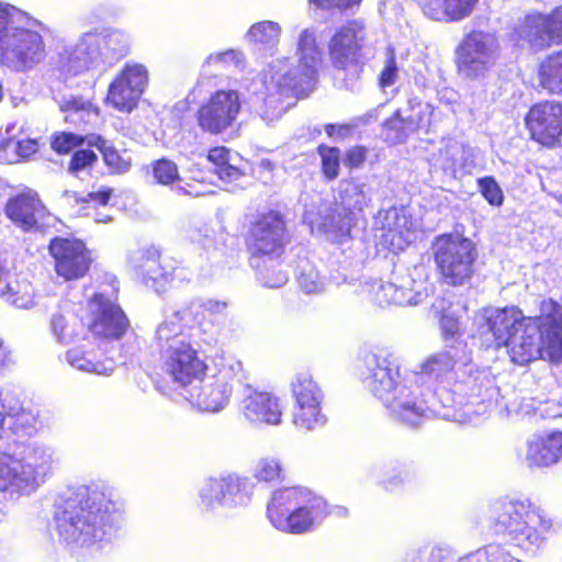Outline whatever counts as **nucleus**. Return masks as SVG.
Returning a JSON list of instances; mask_svg holds the SVG:
<instances>
[{"mask_svg":"<svg viewBox=\"0 0 562 562\" xmlns=\"http://www.w3.org/2000/svg\"><path fill=\"white\" fill-rule=\"evenodd\" d=\"M82 143V138L74 133L56 134L52 140V148L59 153L66 154Z\"/></svg>","mask_w":562,"mask_h":562,"instance_id":"55","label":"nucleus"},{"mask_svg":"<svg viewBox=\"0 0 562 562\" xmlns=\"http://www.w3.org/2000/svg\"><path fill=\"white\" fill-rule=\"evenodd\" d=\"M440 327L446 341H448L449 339H457L461 334L458 317L449 313H445L441 316Z\"/></svg>","mask_w":562,"mask_h":562,"instance_id":"60","label":"nucleus"},{"mask_svg":"<svg viewBox=\"0 0 562 562\" xmlns=\"http://www.w3.org/2000/svg\"><path fill=\"white\" fill-rule=\"evenodd\" d=\"M259 281L267 288L276 289L284 285L288 280V273L281 269H268L265 268L259 271Z\"/></svg>","mask_w":562,"mask_h":562,"instance_id":"57","label":"nucleus"},{"mask_svg":"<svg viewBox=\"0 0 562 562\" xmlns=\"http://www.w3.org/2000/svg\"><path fill=\"white\" fill-rule=\"evenodd\" d=\"M176 349L161 356L164 368L171 379L179 383L183 391L194 383L206 370V364L202 360L191 342L180 344Z\"/></svg>","mask_w":562,"mask_h":562,"instance_id":"22","label":"nucleus"},{"mask_svg":"<svg viewBox=\"0 0 562 562\" xmlns=\"http://www.w3.org/2000/svg\"><path fill=\"white\" fill-rule=\"evenodd\" d=\"M240 98L235 90H217L199 108L195 120L202 132L220 135L237 121L240 113Z\"/></svg>","mask_w":562,"mask_h":562,"instance_id":"16","label":"nucleus"},{"mask_svg":"<svg viewBox=\"0 0 562 562\" xmlns=\"http://www.w3.org/2000/svg\"><path fill=\"white\" fill-rule=\"evenodd\" d=\"M420 284L411 278H404L400 284L396 283L393 304L396 305H418L426 297V293L419 289Z\"/></svg>","mask_w":562,"mask_h":562,"instance_id":"44","label":"nucleus"},{"mask_svg":"<svg viewBox=\"0 0 562 562\" xmlns=\"http://www.w3.org/2000/svg\"><path fill=\"white\" fill-rule=\"evenodd\" d=\"M212 65L223 68L229 66L240 68L244 66V54L235 49H228L225 52L211 54L204 60L203 68H206Z\"/></svg>","mask_w":562,"mask_h":562,"instance_id":"52","label":"nucleus"},{"mask_svg":"<svg viewBox=\"0 0 562 562\" xmlns=\"http://www.w3.org/2000/svg\"><path fill=\"white\" fill-rule=\"evenodd\" d=\"M128 37L119 30L100 29L79 36L58 54L57 68L66 77L105 69L128 53Z\"/></svg>","mask_w":562,"mask_h":562,"instance_id":"6","label":"nucleus"},{"mask_svg":"<svg viewBox=\"0 0 562 562\" xmlns=\"http://www.w3.org/2000/svg\"><path fill=\"white\" fill-rule=\"evenodd\" d=\"M295 55L297 66L289 58H277L263 72L260 81L263 91L252 88L254 93L265 94L259 115L268 124L279 120L295 104L296 99L308 95L315 88L323 60L321 31L317 26L311 25L300 31Z\"/></svg>","mask_w":562,"mask_h":562,"instance_id":"3","label":"nucleus"},{"mask_svg":"<svg viewBox=\"0 0 562 562\" xmlns=\"http://www.w3.org/2000/svg\"><path fill=\"white\" fill-rule=\"evenodd\" d=\"M283 467L280 458L263 457L254 469V476L261 482H273L281 479Z\"/></svg>","mask_w":562,"mask_h":562,"instance_id":"46","label":"nucleus"},{"mask_svg":"<svg viewBox=\"0 0 562 562\" xmlns=\"http://www.w3.org/2000/svg\"><path fill=\"white\" fill-rule=\"evenodd\" d=\"M368 150L363 146H355L348 149L342 158L346 167L351 169L360 168L367 159Z\"/></svg>","mask_w":562,"mask_h":562,"instance_id":"61","label":"nucleus"},{"mask_svg":"<svg viewBox=\"0 0 562 562\" xmlns=\"http://www.w3.org/2000/svg\"><path fill=\"white\" fill-rule=\"evenodd\" d=\"M1 297L9 304L18 308H31L34 306V289L26 280L9 281L0 290Z\"/></svg>","mask_w":562,"mask_h":562,"instance_id":"41","label":"nucleus"},{"mask_svg":"<svg viewBox=\"0 0 562 562\" xmlns=\"http://www.w3.org/2000/svg\"><path fill=\"white\" fill-rule=\"evenodd\" d=\"M0 432L1 439L10 435L18 437L30 436L35 431V416L22 408L19 400L9 392H0Z\"/></svg>","mask_w":562,"mask_h":562,"instance_id":"25","label":"nucleus"},{"mask_svg":"<svg viewBox=\"0 0 562 562\" xmlns=\"http://www.w3.org/2000/svg\"><path fill=\"white\" fill-rule=\"evenodd\" d=\"M124 520V504L102 482L75 487L55 514L56 531L71 549L100 551L116 536Z\"/></svg>","mask_w":562,"mask_h":562,"instance_id":"2","label":"nucleus"},{"mask_svg":"<svg viewBox=\"0 0 562 562\" xmlns=\"http://www.w3.org/2000/svg\"><path fill=\"white\" fill-rule=\"evenodd\" d=\"M409 133H413V131L407 128L406 117H402L398 111L383 125L384 138L391 144L405 142Z\"/></svg>","mask_w":562,"mask_h":562,"instance_id":"47","label":"nucleus"},{"mask_svg":"<svg viewBox=\"0 0 562 562\" xmlns=\"http://www.w3.org/2000/svg\"><path fill=\"white\" fill-rule=\"evenodd\" d=\"M282 29L273 21H261L252 24L246 36L249 41L260 44L266 48H276L280 42Z\"/></svg>","mask_w":562,"mask_h":562,"instance_id":"42","label":"nucleus"},{"mask_svg":"<svg viewBox=\"0 0 562 562\" xmlns=\"http://www.w3.org/2000/svg\"><path fill=\"white\" fill-rule=\"evenodd\" d=\"M227 306L226 301L207 299L190 303L188 306L173 312V316L182 319L186 325H201L204 313H209L210 315H223Z\"/></svg>","mask_w":562,"mask_h":562,"instance_id":"38","label":"nucleus"},{"mask_svg":"<svg viewBox=\"0 0 562 562\" xmlns=\"http://www.w3.org/2000/svg\"><path fill=\"white\" fill-rule=\"evenodd\" d=\"M299 285L307 294H317L326 290V279L312 266L304 268L299 276Z\"/></svg>","mask_w":562,"mask_h":562,"instance_id":"49","label":"nucleus"},{"mask_svg":"<svg viewBox=\"0 0 562 562\" xmlns=\"http://www.w3.org/2000/svg\"><path fill=\"white\" fill-rule=\"evenodd\" d=\"M66 359L72 368L98 375L109 376L115 369L113 360H97L92 351L83 350L80 347L68 350Z\"/></svg>","mask_w":562,"mask_h":562,"instance_id":"36","label":"nucleus"},{"mask_svg":"<svg viewBox=\"0 0 562 562\" xmlns=\"http://www.w3.org/2000/svg\"><path fill=\"white\" fill-rule=\"evenodd\" d=\"M148 83L147 67L136 61H128L110 82L105 103L120 113L128 114L137 108Z\"/></svg>","mask_w":562,"mask_h":562,"instance_id":"14","label":"nucleus"},{"mask_svg":"<svg viewBox=\"0 0 562 562\" xmlns=\"http://www.w3.org/2000/svg\"><path fill=\"white\" fill-rule=\"evenodd\" d=\"M4 213L12 224L23 232L41 229L46 224L45 218L49 216L37 192L32 189H25L11 196L5 204Z\"/></svg>","mask_w":562,"mask_h":562,"instance_id":"20","label":"nucleus"},{"mask_svg":"<svg viewBox=\"0 0 562 562\" xmlns=\"http://www.w3.org/2000/svg\"><path fill=\"white\" fill-rule=\"evenodd\" d=\"M405 474L403 472H398L395 474L385 473L381 479L380 484L389 491H393L401 486L405 482Z\"/></svg>","mask_w":562,"mask_h":562,"instance_id":"64","label":"nucleus"},{"mask_svg":"<svg viewBox=\"0 0 562 562\" xmlns=\"http://www.w3.org/2000/svg\"><path fill=\"white\" fill-rule=\"evenodd\" d=\"M327 515V502L301 486L276 490L266 510V516L273 528L291 535L313 531Z\"/></svg>","mask_w":562,"mask_h":562,"instance_id":"7","label":"nucleus"},{"mask_svg":"<svg viewBox=\"0 0 562 562\" xmlns=\"http://www.w3.org/2000/svg\"><path fill=\"white\" fill-rule=\"evenodd\" d=\"M48 249L55 261L56 274L65 281L78 280L89 271L91 254L80 239L55 237Z\"/></svg>","mask_w":562,"mask_h":562,"instance_id":"17","label":"nucleus"},{"mask_svg":"<svg viewBox=\"0 0 562 562\" xmlns=\"http://www.w3.org/2000/svg\"><path fill=\"white\" fill-rule=\"evenodd\" d=\"M115 289L111 291L94 292L88 302V327L90 331L105 339H120L127 330L130 323L113 296Z\"/></svg>","mask_w":562,"mask_h":562,"instance_id":"15","label":"nucleus"},{"mask_svg":"<svg viewBox=\"0 0 562 562\" xmlns=\"http://www.w3.org/2000/svg\"><path fill=\"white\" fill-rule=\"evenodd\" d=\"M360 1L361 0H310L311 3H314L319 8H336L339 10L351 9L355 5H359Z\"/></svg>","mask_w":562,"mask_h":562,"instance_id":"62","label":"nucleus"},{"mask_svg":"<svg viewBox=\"0 0 562 562\" xmlns=\"http://www.w3.org/2000/svg\"><path fill=\"white\" fill-rule=\"evenodd\" d=\"M400 71L395 61L393 52L386 58L384 67L380 74L379 82L383 89L392 87L398 80Z\"/></svg>","mask_w":562,"mask_h":562,"instance_id":"56","label":"nucleus"},{"mask_svg":"<svg viewBox=\"0 0 562 562\" xmlns=\"http://www.w3.org/2000/svg\"><path fill=\"white\" fill-rule=\"evenodd\" d=\"M381 243L390 250H404L414 239L413 222L404 207H391L379 214Z\"/></svg>","mask_w":562,"mask_h":562,"instance_id":"24","label":"nucleus"},{"mask_svg":"<svg viewBox=\"0 0 562 562\" xmlns=\"http://www.w3.org/2000/svg\"><path fill=\"white\" fill-rule=\"evenodd\" d=\"M99 147V149L103 154V158L105 164L112 169V171L117 173H123L128 171L131 167L130 159L124 158L115 148L112 146H108L106 142L100 137L97 138L94 143Z\"/></svg>","mask_w":562,"mask_h":562,"instance_id":"50","label":"nucleus"},{"mask_svg":"<svg viewBox=\"0 0 562 562\" xmlns=\"http://www.w3.org/2000/svg\"><path fill=\"white\" fill-rule=\"evenodd\" d=\"M495 527L497 532L506 533L514 546L535 553L549 533L560 529V524L529 501H512L499 506Z\"/></svg>","mask_w":562,"mask_h":562,"instance_id":"8","label":"nucleus"},{"mask_svg":"<svg viewBox=\"0 0 562 562\" xmlns=\"http://www.w3.org/2000/svg\"><path fill=\"white\" fill-rule=\"evenodd\" d=\"M216 368V373L200 376L183 393L201 412H222L231 401L235 384L246 378L243 363L234 357L222 358Z\"/></svg>","mask_w":562,"mask_h":562,"instance_id":"10","label":"nucleus"},{"mask_svg":"<svg viewBox=\"0 0 562 562\" xmlns=\"http://www.w3.org/2000/svg\"><path fill=\"white\" fill-rule=\"evenodd\" d=\"M244 417L252 424L277 426L282 422L281 400L268 392H251L241 402Z\"/></svg>","mask_w":562,"mask_h":562,"instance_id":"26","label":"nucleus"},{"mask_svg":"<svg viewBox=\"0 0 562 562\" xmlns=\"http://www.w3.org/2000/svg\"><path fill=\"white\" fill-rule=\"evenodd\" d=\"M322 157V168L325 177L328 180L336 179L339 175L340 155L339 149L336 147H324L318 148Z\"/></svg>","mask_w":562,"mask_h":562,"instance_id":"53","label":"nucleus"},{"mask_svg":"<svg viewBox=\"0 0 562 562\" xmlns=\"http://www.w3.org/2000/svg\"><path fill=\"white\" fill-rule=\"evenodd\" d=\"M322 404L293 406L292 424L302 431H313L326 424Z\"/></svg>","mask_w":562,"mask_h":562,"instance_id":"40","label":"nucleus"},{"mask_svg":"<svg viewBox=\"0 0 562 562\" xmlns=\"http://www.w3.org/2000/svg\"><path fill=\"white\" fill-rule=\"evenodd\" d=\"M97 160V155L91 149L77 150L70 159L69 171L72 173L79 172L89 168Z\"/></svg>","mask_w":562,"mask_h":562,"instance_id":"58","label":"nucleus"},{"mask_svg":"<svg viewBox=\"0 0 562 562\" xmlns=\"http://www.w3.org/2000/svg\"><path fill=\"white\" fill-rule=\"evenodd\" d=\"M46 26L21 11L0 36V65L14 71H26L45 57Z\"/></svg>","mask_w":562,"mask_h":562,"instance_id":"9","label":"nucleus"},{"mask_svg":"<svg viewBox=\"0 0 562 562\" xmlns=\"http://www.w3.org/2000/svg\"><path fill=\"white\" fill-rule=\"evenodd\" d=\"M540 85L550 93H562V49L546 58L539 67Z\"/></svg>","mask_w":562,"mask_h":562,"instance_id":"39","label":"nucleus"},{"mask_svg":"<svg viewBox=\"0 0 562 562\" xmlns=\"http://www.w3.org/2000/svg\"><path fill=\"white\" fill-rule=\"evenodd\" d=\"M562 457V432L535 436L527 441L525 460L529 467H550Z\"/></svg>","mask_w":562,"mask_h":562,"instance_id":"30","label":"nucleus"},{"mask_svg":"<svg viewBox=\"0 0 562 562\" xmlns=\"http://www.w3.org/2000/svg\"><path fill=\"white\" fill-rule=\"evenodd\" d=\"M291 392L293 406L322 404L324 398L322 389L307 371L296 373L291 383Z\"/></svg>","mask_w":562,"mask_h":562,"instance_id":"37","label":"nucleus"},{"mask_svg":"<svg viewBox=\"0 0 562 562\" xmlns=\"http://www.w3.org/2000/svg\"><path fill=\"white\" fill-rule=\"evenodd\" d=\"M395 286L396 283L393 282H382L374 284L373 286V295L374 301L379 305H389L393 304V296L395 295Z\"/></svg>","mask_w":562,"mask_h":562,"instance_id":"59","label":"nucleus"},{"mask_svg":"<svg viewBox=\"0 0 562 562\" xmlns=\"http://www.w3.org/2000/svg\"><path fill=\"white\" fill-rule=\"evenodd\" d=\"M50 328L55 338L61 344H69L78 336L75 323L60 313L53 315Z\"/></svg>","mask_w":562,"mask_h":562,"instance_id":"51","label":"nucleus"},{"mask_svg":"<svg viewBox=\"0 0 562 562\" xmlns=\"http://www.w3.org/2000/svg\"><path fill=\"white\" fill-rule=\"evenodd\" d=\"M339 199L345 211L349 213L362 212L372 201V189L366 182L344 181L341 182Z\"/></svg>","mask_w":562,"mask_h":562,"instance_id":"34","label":"nucleus"},{"mask_svg":"<svg viewBox=\"0 0 562 562\" xmlns=\"http://www.w3.org/2000/svg\"><path fill=\"white\" fill-rule=\"evenodd\" d=\"M304 222L311 227L313 234L326 235L328 238L344 235L350 227L348 215H342L328 202H322L306 210Z\"/></svg>","mask_w":562,"mask_h":562,"instance_id":"27","label":"nucleus"},{"mask_svg":"<svg viewBox=\"0 0 562 562\" xmlns=\"http://www.w3.org/2000/svg\"><path fill=\"white\" fill-rule=\"evenodd\" d=\"M59 108L66 114L65 121L75 125L91 124L99 117V108L80 97H64Z\"/></svg>","mask_w":562,"mask_h":562,"instance_id":"35","label":"nucleus"},{"mask_svg":"<svg viewBox=\"0 0 562 562\" xmlns=\"http://www.w3.org/2000/svg\"><path fill=\"white\" fill-rule=\"evenodd\" d=\"M286 241L285 224L277 212L260 215L250 227L248 247L255 255L280 256Z\"/></svg>","mask_w":562,"mask_h":562,"instance_id":"18","label":"nucleus"},{"mask_svg":"<svg viewBox=\"0 0 562 562\" xmlns=\"http://www.w3.org/2000/svg\"><path fill=\"white\" fill-rule=\"evenodd\" d=\"M207 160L216 167V173L223 181H235L243 176L240 170L232 165L231 150L224 146L211 148Z\"/></svg>","mask_w":562,"mask_h":562,"instance_id":"43","label":"nucleus"},{"mask_svg":"<svg viewBox=\"0 0 562 562\" xmlns=\"http://www.w3.org/2000/svg\"><path fill=\"white\" fill-rule=\"evenodd\" d=\"M526 126L535 142L553 147L562 135V105L554 101L535 104L526 115Z\"/></svg>","mask_w":562,"mask_h":562,"instance_id":"19","label":"nucleus"},{"mask_svg":"<svg viewBox=\"0 0 562 562\" xmlns=\"http://www.w3.org/2000/svg\"><path fill=\"white\" fill-rule=\"evenodd\" d=\"M479 0H420L425 16L437 22H460L469 18Z\"/></svg>","mask_w":562,"mask_h":562,"instance_id":"31","label":"nucleus"},{"mask_svg":"<svg viewBox=\"0 0 562 562\" xmlns=\"http://www.w3.org/2000/svg\"><path fill=\"white\" fill-rule=\"evenodd\" d=\"M498 52L496 37L474 31L468 34L456 50L458 72L468 79L483 78L495 65Z\"/></svg>","mask_w":562,"mask_h":562,"instance_id":"13","label":"nucleus"},{"mask_svg":"<svg viewBox=\"0 0 562 562\" xmlns=\"http://www.w3.org/2000/svg\"><path fill=\"white\" fill-rule=\"evenodd\" d=\"M58 463L56 450L40 442L26 445L18 453L0 452V492L29 496L53 475Z\"/></svg>","mask_w":562,"mask_h":562,"instance_id":"5","label":"nucleus"},{"mask_svg":"<svg viewBox=\"0 0 562 562\" xmlns=\"http://www.w3.org/2000/svg\"><path fill=\"white\" fill-rule=\"evenodd\" d=\"M518 40L525 41L536 49L550 43H562V5L549 15H527L522 24L516 29Z\"/></svg>","mask_w":562,"mask_h":562,"instance_id":"21","label":"nucleus"},{"mask_svg":"<svg viewBox=\"0 0 562 562\" xmlns=\"http://www.w3.org/2000/svg\"><path fill=\"white\" fill-rule=\"evenodd\" d=\"M38 150V143L36 139L27 138L19 140L16 144V153L22 158H29Z\"/></svg>","mask_w":562,"mask_h":562,"instance_id":"63","label":"nucleus"},{"mask_svg":"<svg viewBox=\"0 0 562 562\" xmlns=\"http://www.w3.org/2000/svg\"><path fill=\"white\" fill-rule=\"evenodd\" d=\"M364 41L363 24L351 21L341 25L331 36L328 53L334 67L347 69L358 61L359 53Z\"/></svg>","mask_w":562,"mask_h":562,"instance_id":"23","label":"nucleus"},{"mask_svg":"<svg viewBox=\"0 0 562 562\" xmlns=\"http://www.w3.org/2000/svg\"><path fill=\"white\" fill-rule=\"evenodd\" d=\"M130 262L143 282L156 292L161 291L172 280V273L161 266L156 249L136 250L131 255Z\"/></svg>","mask_w":562,"mask_h":562,"instance_id":"28","label":"nucleus"},{"mask_svg":"<svg viewBox=\"0 0 562 562\" xmlns=\"http://www.w3.org/2000/svg\"><path fill=\"white\" fill-rule=\"evenodd\" d=\"M435 109L429 103L417 102L411 104L409 114L406 117L407 128L427 132L431 125Z\"/></svg>","mask_w":562,"mask_h":562,"instance_id":"45","label":"nucleus"},{"mask_svg":"<svg viewBox=\"0 0 562 562\" xmlns=\"http://www.w3.org/2000/svg\"><path fill=\"white\" fill-rule=\"evenodd\" d=\"M153 175L157 183L170 186L180 181L178 166L169 159L161 158L153 162Z\"/></svg>","mask_w":562,"mask_h":562,"instance_id":"48","label":"nucleus"},{"mask_svg":"<svg viewBox=\"0 0 562 562\" xmlns=\"http://www.w3.org/2000/svg\"><path fill=\"white\" fill-rule=\"evenodd\" d=\"M458 363L457 355L443 350L429 356L420 366V374L435 382L443 383L453 379V370Z\"/></svg>","mask_w":562,"mask_h":562,"instance_id":"33","label":"nucleus"},{"mask_svg":"<svg viewBox=\"0 0 562 562\" xmlns=\"http://www.w3.org/2000/svg\"><path fill=\"white\" fill-rule=\"evenodd\" d=\"M475 324L519 366L540 358L562 361V307L551 299L541 302L539 316H526L516 306H487L477 312Z\"/></svg>","mask_w":562,"mask_h":562,"instance_id":"1","label":"nucleus"},{"mask_svg":"<svg viewBox=\"0 0 562 562\" xmlns=\"http://www.w3.org/2000/svg\"><path fill=\"white\" fill-rule=\"evenodd\" d=\"M194 325H186L180 318H176L173 313L166 317L156 329V342L160 350L161 356L170 352L171 349H176L180 344L189 341L188 336L183 329L186 327H193Z\"/></svg>","mask_w":562,"mask_h":562,"instance_id":"32","label":"nucleus"},{"mask_svg":"<svg viewBox=\"0 0 562 562\" xmlns=\"http://www.w3.org/2000/svg\"><path fill=\"white\" fill-rule=\"evenodd\" d=\"M480 192L484 199L493 206H501L504 201V194L493 177H484L477 180Z\"/></svg>","mask_w":562,"mask_h":562,"instance_id":"54","label":"nucleus"},{"mask_svg":"<svg viewBox=\"0 0 562 562\" xmlns=\"http://www.w3.org/2000/svg\"><path fill=\"white\" fill-rule=\"evenodd\" d=\"M435 261L445 281L462 284L473 271L476 249L472 240L458 235H441L434 244Z\"/></svg>","mask_w":562,"mask_h":562,"instance_id":"11","label":"nucleus"},{"mask_svg":"<svg viewBox=\"0 0 562 562\" xmlns=\"http://www.w3.org/2000/svg\"><path fill=\"white\" fill-rule=\"evenodd\" d=\"M418 379L416 372L403 375L398 363L391 356L371 353L364 359V386L393 418L411 426L418 425L434 414L417 385Z\"/></svg>","mask_w":562,"mask_h":562,"instance_id":"4","label":"nucleus"},{"mask_svg":"<svg viewBox=\"0 0 562 562\" xmlns=\"http://www.w3.org/2000/svg\"><path fill=\"white\" fill-rule=\"evenodd\" d=\"M254 484L237 473L206 479L200 487L201 505L207 510L246 507L252 498Z\"/></svg>","mask_w":562,"mask_h":562,"instance_id":"12","label":"nucleus"},{"mask_svg":"<svg viewBox=\"0 0 562 562\" xmlns=\"http://www.w3.org/2000/svg\"><path fill=\"white\" fill-rule=\"evenodd\" d=\"M438 161L445 172L454 177L458 173H471L476 166L475 149L456 138L442 139Z\"/></svg>","mask_w":562,"mask_h":562,"instance_id":"29","label":"nucleus"}]
</instances>
